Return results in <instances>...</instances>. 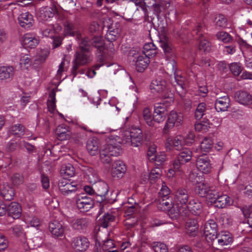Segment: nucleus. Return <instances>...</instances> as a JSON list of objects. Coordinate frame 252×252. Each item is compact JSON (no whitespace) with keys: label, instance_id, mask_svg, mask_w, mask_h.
<instances>
[{"label":"nucleus","instance_id":"nucleus-1","mask_svg":"<svg viewBox=\"0 0 252 252\" xmlns=\"http://www.w3.org/2000/svg\"><path fill=\"white\" fill-rule=\"evenodd\" d=\"M150 88L152 92L160 93L167 92V94L163 95L165 98H168V100H163L162 102H158L154 104V110L158 109L167 110L168 107L173 103L174 95L171 92H168L167 89L166 81L160 78H158L153 80L150 86Z\"/></svg>","mask_w":252,"mask_h":252},{"label":"nucleus","instance_id":"nucleus-2","mask_svg":"<svg viewBox=\"0 0 252 252\" xmlns=\"http://www.w3.org/2000/svg\"><path fill=\"white\" fill-rule=\"evenodd\" d=\"M104 41L100 36H95L91 40L88 37L81 39L79 43V47L81 50L89 51L92 46H94L99 52L101 61H104V58L103 52L104 50Z\"/></svg>","mask_w":252,"mask_h":252},{"label":"nucleus","instance_id":"nucleus-3","mask_svg":"<svg viewBox=\"0 0 252 252\" xmlns=\"http://www.w3.org/2000/svg\"><path fill=\"white\" fill-rule=\"evenodd\" d=\"M123 142L133 147H139L142 145L143 135L141 129L132 126L130 131L123 132Z\"/></svg>","mask_w":252,"mask_h":252},{"label":"nucleus","instance_id":"nucleus-4","mask_svg":"<svg viewBox=\"0 0 252 252\" xmlns=\"http://www.w3.org/2000/svg\"><path fill=\"white\" fill-rule=\"evenodd\" d=\"M92 61V57L88 51L81 50L77 52L75 56V60L71 70V74L73 78L78 74L77 70L80 65H83L89 63Z\"/></svg>","mask_w":252,"mask_h":252},{"label":"nucleus","instance_id":"nucleus-5","mask_svg":"<svg viewBox=\"0 0 252 252\" xmlns=\"http://www.w3.org/2000/svg\"><path fill=\"white\" fill-rule=\"evenodd\" d=\"M204 236L208 243L210 244L216 239L218 235V225L213 220H209L205 222L204 226Z\"/></svg>","mask_w":252,"mask_h":252},{"label":"nucleus","instance_id":"nucleus-6","mask_svg":"<svg viewBox=\"0 0 252 252\" xmlns=\"http://www.w3.org/2000/svg\"><path fill=\"white\" fill-rule=\"evenodd\" d=\"M233 240L232 235L229 232L227 231L221 232L218 234L216 239L209 244V246H211L217 249H220L224 246L232 244Z\"/></svg>","mask_w":252,"mask_h":252},{"label":"nucleus","instance_id":"nucleus-7","mask_svg":"<svg viewBox=\"0 0 252 252\" xmlns=\"http://www.w3.org/2000/svg\"><path fill=\"white\" fill-rule=\"evenodd\" d=\"M122 153V150L116 148L113 151L110 149L109 146H103L100 150V159L103 163L109 164L113 160V157L120 155Z\"/></svg>","mask_w":252,"mask_h":252},{"label":"nucleus","instance_id":"nucleus-8","mask_svg":"<svg viewBox=\"0 0 252 252\" xmlns=\"http://www.w3.org/2000/svg\"><path fill=\"white\" fill-rule=\"evenodd\" d=\"M77 208L81 212H87L94 206V201L84 194L77 195L74 198Z\"/></svg>","mask_w":252,"mask_h":252},{"label":"nucleus","instance_id":"nucleus-9","mask_svg":"<svg viewBox=\"0 0 252 252\" xmlns=\"http://www.w3.org/2000/svg\"><path fill=\"white\" fill-rule=\"evenodd\" d=\"M197 35V38L200 40L199 44V49L204 52H208L210 50V44L209 42L204 37L205 33L204 26L202 24H198L196 27V29L193 30Z\"/></svg>","mask_w":252,"mask_h":252},{"label":"nucleus","instance_id":"nucleus-10","mask_svg":"<svg viewBox=\"0 0 252 252\" xmlns=\"http://www.w3.org/2000/svg\"><path fill=\"white\" fill-rule=\"evenodd\" d=\"M57 12L56 6L52 4L50 6H45L40 8L37 12V16L39 20L47 21L50 20Z\"/></svg>","mask_w":252,"mask_h":252},{"label":"nucleus","instance_id":"nucleus-11","mask_svg":"<svg viewBox=\"0 0 252 252\" xmlns=\"http://www.w3.org/2000/svg\"><path fill=\"white\" fill-rule=\"evenodd\" d=\"M91 221L87 218H80L72 220L70 222L72 228L79 233H83L86 231Z\"/></svg>","mask_w":252,"mask_h":252},{"label":"nucleus","instance_id":"nucleus-12","mask_svg":"<svg viewBox=\"0 0 252 252\" xmlns=\"http://www.w3.org/2000/svg\"><path fill=\"white\" fill-rule=\"evenodd\" d=\"M198 169L203 173H209L212 168L210 158L206 155L199 156L196 161Z\"/></svg>","mask_w":252,"mask_h":252},{"label":"nucleus","instance_id":"nucleus-13","mask_svg":"<svg viewBox=\"0 0 252 252\" xmlns=\"http://www.w3.org/2000/svg\"><path fill=\"white\" fill-rule=\"evenodd\" d=\"M146 112L147 113L144 114L143 117L146 123L149 126L154 125L153 121L159 123L164 119V111H153L152 116L151 111Z\"/></svg>","mask_w":252,"mask_h":252},{"label":"nucleus","instance_id":"nucleus-14","mask_svg":"<svg viewBox=\"0 0 252 252\" xmlns=\"http://www.w3.org/2000/svg\"><path fill=\"white\" fill-rule=\"evenodd\" d=\"M18 21L20 26L27 30L30 29L34 23L33 16L29 12L20 14L18 17Z\"/></svg>","mask_w":252,"mask_h":252},{"label":"nucleus","instance_id":"nucleus-15","mask_svg":"<svg viewBox=\"0 0 252 252\" xmlns=\"http://www.w3.org/2000/svg\"><path fill=\"white\" fill-rule=\"evenodd\" d=\"M234 98L239 103L244 106L252 104V95L247 91H237L234 94Z\"/></svg>","mask_w":252,"mask_h":252},{"label":"nucleus","instance_id":"nucleus-16","mask_svg":"<svg viewBox=\"0 0 252 252\" xmlns=\"http://www.w3.org/2000/svg\"><path fill=\"white\" fill-rule=\"evenodd\" d=\"M39 38L34 34L27 33L22 38V44L26 48H34L39 43Z\"/></svg>","mask_w":252,"mask_h":252},{"label":"nucleus","instance_id":"nucleus-17","mask_svg":"<svg viewBox=\"0 0 252 252\" xmlns=\"http://www.w3.org/2000/svg\"><path fill=\"white\" fill-rule=\"evenodd\" d=\"M189 198L188 191L185 189L180 188L175 192V199L176 203L185 208L187 207Z\"/></svg>","mask_w":252,"mask_h":252},{"label":"nucleus","instance_id":"nucleus-18","mask_svg":"<svg viewBox=\"0 0 252 252\" xmlns=\"http://www.w3.org/2000/svg\"><path fill=\"white\" fill-rule=\"evenodd\" d=\"M168 215L172 220L177 219L180 216H187L186 208L177 203L173 204L167 210Z\"/></svg>","mask_w":252,"mask_h":252},{"label":"nucleus","instance_id":"nucleus-19","mask_svg":"<svg viewBox=\"0 0 252 252\" xmlns=\"http://www.w3.org/2000/svg\"><path fill=\"white\" fill-rule=\"evenodd\" d=\"M168 69H171L172 72L174 73V78L177 84L179 86L180 89L184 90V86L186 81V79L181 74H179L176 72V63L174 60L168 62L166 65Z\"/></svg>","mask_w":252,"mask_h":252},{"label":"nucleus","instance_id":"nucleus-20","mask_svg":"<svg viewBox=\"0 0 252 252\" xmlns=\"http://www.w3.org/2000/svg\"><path fill=\"white\" fill-rule=\"evenodd\" d=\"M57 138L61 141L69 139L71 136V132L69 126L64 124L59 125L56 129Z\"/></svg>","mask_w":252,"mask_h":252},{"label":"nucleus","instance_id":"nucleus-21","mask_svg":"<svg viewBox=\"0 0 252 252\" xmlns=\"http://www.w3.org/2000/svg\"><path fill=\"white\" fill-rule=\"evenodd\" d=\"M59 188L61 193L65 195L74 192L77 189L76 185H72V183L65 179L59 182Z\"/></svg>","mask_w":252,"mask_h":252},{"label":"nucleus","instance_id":"nucleus-22","mask_svg":"<svg viewBox=\"0 0 252 252\" xmlns=\"http://www.w3.org/2000/svg\"><path fill=\"white\" fill-rule=\"evenodd\" d=\"M88 239L84 236H79L74 238L72 242V247L76 251L80 252L85 251L89 246Z\"/></svg>","mask_w":252,"mask_h":252},{"label":"nucleus","instance_id":"nucleus-23","mask_svg":"<svg viewBox=\"0 0 252 252\" xmlns=\"http://www.w3.org/2000/svg\"><path fill=\"white\" fill-rule=\"evenodd\" d=\"M126 171V167L122 161H116L112 165L111 174L114 178H121Z\"/></svg>","mask_w":252,"mask_h":252},{"label":"nucleus","instance_id":"nucleus-24","mask_svg":"<svg viewBox=\"0 0 252 252\" xmlns=\"http://www.w3.org/2000/svg\"><path fill=\"white\" fill-rule=\"evenodd\" d=\"M49 230L55 237L63 236L64 231L63 224L58 220H53L49 223Z\"/></svg>","mask_w":252,"mask_h":252},{"label":"nucleus","instance_id":"nucleus-25","mask_svg":"<svg viewBox=\"0 0 252 252\" xmlns=\"http://www.w3.org/2000/svg\"><path fill=\"white\" fill-rule=\"evenodd\" d=\"M184 138L181 135H178L174 138L168 137L166 139L165 143V148L167 150H170L172 147H174L175 150H179L182 146Z\"/></svg>","mask_w":252,"mask_h":252},{"label":"nucleus","instance_id":"nucleus-26","mask_svg":"<svg viewBox=\"0 0 252 252\" xmlns=\"http://www.w3.org/2000/svg\"><path fill=\"white\" fill-rule=\"evenodd\" d=\"M202 208V204L200 201L197 199H192L187 204V207L186 208L187 215L189 212L195 215H198L201 212Z\"/></svg>","mask_w":252,"mask_h":252},{"label":"nucleus","instance_id":"nucleus-27","mask_svg":"<svg viewBox=\"0 0 252 252\" xmlns=\"http://www.w3.org/2000/svg\"><path fill=\"white\" fill-rule=\"evenodd\" d=\"M14 74V69L12 66H0V79L6 81L11 80Z\"/></svg>","mask_w":252,"mask_h":252},{"label":"nucleus","instance_id":"nucleus-28","mask_svg":"<svg viewBox=\"0 0 252 252\" xmlns=\"http://www.w3.org/2000/svg\"><path fill=\"white\" fill-rule=\"evenodd\" d=\"M7 212L9 217H11L14 219H17L21 215V208L18 203L13 202L8 206Z\"/></svg>","mask_w":252,"mask_h":252},{"label":"nucleus","instance_id":"nucleus-29","mask_svg":"<svg viewBox=\"0 0 252 252\" xmlns=\"http://www.w3.org/2000/svg\"><path fill=\"white\" fill-rule=\"evenodd\" d=\"M0 194L5 200H11L14 196V189L8 185L0 186Z\"/></svg>","mask_w":252,"mask_h":252},{"label":"nucleus","instance_id":"nucleus-30","mask_svg":"<svg viewBox=\"0 0 252 252\" xmlns=\"http://www.w3.org/2000/svg\"><path fill=\"white\" fill-rule=\"evenodd\" d=\"M149 57L144 54H141L137 57L135 61L136 69L138 72H142L147 67L150 63Z\"/></svg>","mask_w":252,"mask_h":252},{"label":"nucleus","instance_id":"nucleus-31","mask_svg":"<svg viewBox=\"0 0 252 252\" xmlns=\"http://www.w3.org/2000/svg\"><path fill=\"white\" fill-rule=\"evenodd\" d=\"M95 184V194L100 196L102 200H104L105 196L109 191L108 184L104 182H96Z\"/></svg>","mask_w":252,"mask_h":252},{"label":"nucleus","instance_id":"nucleus-32","mask_svg":"<svg viewBox=\"0 0 252 252\" xmlns=\"http://www.w3.org/2000/svg\"><path fill=\"white\" fill-rule=\"evenodd\" d=\"M98 148L99 141L96 138H91L88 140L87 149L91 156H94L98 153Z\"/></svg>","mask_w":252,"mask_h":252},{"label":"nucleus","instance_id":"nucleus-33","mask_svg":"<svg viewBox=\"0 0 252 252\" xmlns=\"http://www.w3.org/2000/svg\"><path fill=\"white\" fill-rule=\"evenodd\" d=\"M233 201L231 197L226 194H222L220 193L217 200L216 201L215 206L220 208H225L227 205H230Z\"/></svg>","mask_w":252,"mask_h":252},{"label":"nucleus","instance_id":"nucleus-34","mask_svg":"<svg viewBox=\"0 0 252 252\" xmlns=\"http://www.w3.org/2000/svg\"><path fill=\"white\" fill-rule=\"evenodd\" d=\"M107 144L104 146H109L110 149L112 150H115L116 148L119 150L121 149L120 145L123 142V138L121 139L120 137L114 135H111L107 139Z\"/></svg>","mask_w":252,"mask_h":252},{"label":"nucleus","instance_id":"nucleus-35","mask_svg":"<svg viewBox=\"0 0 252 252\" xmlns=\"http://www.w3.org/2000/svg\"><path fill=\"white\" fill-rule=\"evenodd\" d=\"M230 99L227 95L221 96L216 100L215 108L220 109V110H227L230 106Z\"/></svg>","mask_w":252,"mask_h":252},{"label":"nucleus","instance_id":"nucleus-36","mask_svg":"<svg viewBox=\"0 0 252 252\" xmlns=\"http://www.w3.org/2000/svg\"><path fill=\"white\" fill-rule=\"evenodd\" d=\"M60 173L64 178L71 177L75 175V169L70 163L63 164L61 167Z\"/></svg>","mask_w":252,"mask_h":252},{"label":"nucleus","instance_id":"nucleus-37","mask_svg":"<svg viewBox=\"0 0 252 252\" xmlns=\"http://www.w3.org/2000/svg\"><path fill=\"white\" fill-rule=\"evenodd\" d=\"M157 53V48L153 43H148L145 44L143 46L142 54L151 58L154 57Z\"/></svg>","mask_w":252,"mask_h":252},{"label":"nucleus","instance_id":"nucleus-38","mask_svg":"<svg viewBox=\"0 0 252 252\" xmlns=\"http://www.w3.org/2000/svg\"><path fill=\"white\" fill-rule=\"evenodd\" d=\"M185 163L179 160L177 158L173 161V168L169 170V172L172 174L173 172H178L180 175L184 173L185 169Z\"/></svg>","mask_w":252,"mask_h":252},{"label":"nucleus","instance_id":"nucleus-39","mask_svg":"<svg viewBox=\"0 0 252 252\" xmlns=\"http://www.w3.org/2000/svg\"><path fill=\"white\" fill-rule=\"evenodd\" d=\"M214 142L211 137H205L200 143V148L202 151L209 152L213 147Z\"/></svg>","mask_w":252,"mask_h":252},{"label":"nucleus","instance_id":"nucleus-40","mask_svg":"<svg viewBox=\"0 0 252 252\" xmlns=\"http://www.w3.org/2000/svg\"><path fill=\"white\" fill-rule=\"evenodd\" d=\"M85 172L90 183L95 184L98 181V176L97 173L93 168L87 167L85 170Z\"/></svg>","mask_w":252,"mask_h":252},{"label":"nucleus","instance_id":"nucleus-41","mask_svg":"<svg viewBox=\"0 0 252 252\" xmlns=\"http://www.w3.org/2000/svg\"><path fill=\"white\" fill-rule=\"evenodd\" d=\"M211 189L208 185L204 183H200L197 186L195 191L201 197H206Z\"/></svg>","mask_w":252,"mask_h":252},{"label":"nucleus","instance_id":"nucleus-42","mask_svg":"<svg viewBox=\"0 0 252 252\" xmlns=\"http://www.w3.org/2000/svg\"><path fill=\"white\" fill-rule=\"evenodd\" d=\"M192 157V152L189 149H183L178 154L177 158L183 162L186 163L189 161Z\"/></svg>","mask_w":252,"mask_h":252},{"label":"nucleus","instance_id":"nucleus-43","mask_svg":"<svg viewBox=\"0 0 252 252\" xmlns=\"http://www.w3.org/2000/svg\"><path fill=\"white\" fill-rule=\"evenodd\" d=\"M120 33L119 29H113L112 27L109 26L108 28V32L105 35L106 39L110 41L113 42L116 40Z\"/></svg>","mask_w":252,"mask_h":252},{"label":"nucleus","instance_id":"nucleus-44","mask_svg":"<svg viewBox=\"0 0 252 252\" xmlns=\"http://www.w3.org/2000/svg\"><path fill=\"white\" fill-rule=\"evenodd\" d=\"M199 225L195 219H189L186 222V227L190 235H193L197 230Z\"/></svg>","mask_w":252,"mask_h":252},{"label":"nucleus","instance_id":"nucleus-45","mask_svg":"<svg viewBox=\"0 0 252 252\" xmlns=\"http://www.w3.org/2000/svg\"><path fill=\"white\" fill-rule=\"evenodd\" d=\"M217 39L224 43H228L232 42V37L227 32L224 31H220L216 34Z\"/></svg>","mask_w":252,"mask_h":252},{"label":"nucleus","instance_id":"nucleus-46","mask_svg":"<svg viewBox=\"0 0 252 252\" xmlns=\"http://www.w3.org/2000/svg\"><path fill=\"white\" fill-rule=\"evenodd\" d=\"M183 115L181 111H170L168 116V120L169 122L173 123L174 125L175 123H180L183 119Z\"/></svg>","mask_w":252,"mask_h":252},{"label":"nucleus","instance_id":"nucleus-47","mask_svg":"<svg viewBox=\"0 0 252 252\" xmlns=\"http://www.w3.org/2000/svg\"><path fill=\"white\" fill-rule=\"evenodd\" d=\"M214 22L216 26L222 28H226L227 25V19L222 14L216 15Z\"/></svg>","mask_w":252,"mask_h":252},{"label":"nucleus","instance_id":"nucleus-48","mask_svg":"<svg viewBox=\"0 0 252 252\" xmlns=\"http://www.w3.org/2000/svg\"><path fill=\"white\" fill-rule=\"evenodd\" d=\"M9 132L11 134L21 137L24 134V127L21 124H16L10 127Z\"/></svg>","mask_w":252,"mask_h":252},{"label":"nucleus","instance_id":"nucleus-49","mask_svg":"<svg viewBox=\"0 0 252 252\" xmlns=\"http://www.w3.org/2000/svg\"><path fill=\"white\" fill-rule=\"evenodd\" d=\"M151 247L155 252H168L167 246L162 243L155 242L151 244Z\"/></svg>","mask_w":252,"mask_h":252},{"label":"nucleus","instance_id":"nucleus-50","mask_svg":"<svg viewBox=\"0 0 252 252\" xmlns=\"http://www.w3.org/2000/svg\"><path fill=\"white\" fill-rule=\"evenodd\" d=\"M56 93L54 90L50 92L48 99L47 102L48 110H54L56 108Z\"/></svg>","mask_w":252,"mask_h":252},{"label":"nucleus","instance_id":"nucleus-51","mask_svg":"<svg viewBox=\"0 0 252 252\" xmlns=\"http://www.w3.org/2000/svg\"><path fill=\"white\" fill-rule=\"evenodd\" d=\"M13 234L16 237H21L24 240L26 239V234L22 226L20 225H15L10 229Z\"/></svg>","mask_w":252,"mask_h":252},{"label":"nucleus","instance_id":"nucleus-52","mask_svg":"<svg viewBox=\"0 0 252 252\" xmlns=\"http://www.w3.org/2000/svg\"><path fill=\"white\" fill-rule=\"evenodd\" d=\"M220 194V192H219L217 190L215 189L213 187H211L206 198L211 203L214 204Z\"/></svg>","mask_w":252,"mask_h":252},{"label":"nucleus","instance_id":"nucleus-53","mask_svg":"<svg viewBox=\"0 0 252 252\" xmlns=\"http://www.w3.org/2000/svg\"><path fill=\"white\" fill-rule=\"evenodd\" d=\"M50 52L48 49H42L38 53L35 57V61L40 63H43L46 60L49 55Z\"/></svg>","mask_w":252,"mask_h":252},{"label":"nucleus","instance_id":"nucleus-54","mask_svg":"<svg viewBox=\"0 0 252 252\" xmlns=\"http://www.w3.org/2000/svg\"><path fill=\"white\" fill-rule=\"evenodd\" d=\"M115 217L109 213L105 214L101 220V223L102 227L106 228L108 226L111 222L114 221Z\"/></svg>","mask_w":252,"mask_h":252},{"label":"nucleus","instance_id":"nucleus-55","mask_svg":"<svg viewBox=\"0 0 252 252\" xmlns=\"http://www.w3.org/2000/svg\"><path fill=\"white\" fill-rule=\"evenodd\" d=\"M64 26V33L65 35L74 36L75 35V29L72 23L66 21L65 22Z\"/></svg>","mask_w":252,"mask_h":252},{"label":"nucleus","instance_id":"nucleus-56","mask_svg":"<svg viewBox=\"0 0 252 252\" xmlns=\"http://www.w3.org/2000/svg\"><path fill=\"white\" fill-rule=\"evenodd\" d=\"M229 69L234 75L238 76L242 71L243 67L239 63H233L230 64Z\"/></svg>","mask_w":252,"mask_h":252},{"label":"nucleus","instance_id":"nucleus-57","mask_svg":"<svg viewBox=\"0 0 252 252\" xmlns=\"http://www.w3.org/2000/svg\"><path fill=\"white\" fill-rule=\"evenodd\" d=\"M20 145V141L18 142L14 140H11L8 142L6 146V149L8 152H13L15 151L18 147H21Z\"/></svg>","mask_w":252,"mask_h":252},{"label":"nucleus","instance_id":"nucleus-58","mask_svg":"<svg viewBox=\"0 0 252 252\" xmlns=\"http://www.w3.org/2000/svg\"><path fill=\"white\" fill-rule=\"evenodd\" d=\"M161 171L158 168L154 169L151 170L149 175V180L151 183H154L160 177Z\"/></svg>","mask_w":252,"mask_h":252},{"label":"nucleus","instance_id":"nucleus-59","mask_svg":"<svg viewBox=\"0 0 252 252\" xmlns=\"http://www.w3.org/2000/svg\"><path fill=\"white\" fill-rule=\"evenodd\" d=\"M24 178L23 175L15 173L11 177V182L12 184L16 186H18L24 183Z\"/></svg>","mask_w":252,"mask_h":252},{"label":"nucleus","instance_id":"nucleus-60","mask_svg":"<svg viewBox=\"0 0 252 252\" xmlns=\"http://www.w3.org/2000/svg\"><path fill=\"white\" fill-rule=\"evenodd\" d=\"M115 247L113 240L112 239H107L104 241V243L101 248L99 249L102 252H106V251H109L113 249Z\"/></svg>","mask_w":252,"mask_h":252},{"label":"nucleus","instance_id":"nucleus-61","mask_svg":"<svg viewBox=\"0 0 252 252\" xmlns=\"http://www.w3.org/2000/svg\"><path fill=\"white\" fill-rule=\"evenodd\" d=\"M242 212L245 217L247 218L248 223L252 228V210L247 207H244Z\"/></svg>","mask_w":252,"mask_h":252},{"label":"nucleus","instance_id":"nucleus-62","mask_svg":"<svg viewBox=\"0 0 252 252\" xmlns=\"http://www.w3.org/2000/svg\"><path fill=\"white\" fill-rule=\"evenodd\" d=\"M204 111H195L194 117L196 120H199L203 123H208L209 120L206 113H204Z\"/></svg>","mask_w":252,"mask_h":252},{"label":"nucleus","instance_id":"nucleus-63","mask_svg":"<svg viewBox=\"0 0 252 252\" xmlns=\"http://www.w3.org/2000/svg\"><path fill=\"white\" fill-rule=\"evenodd\" d=\"M159 204L165 206L164 210H167L170 208L173 204L172 201V199L169 197L159 198Z\"/></svg>","mask_w":252,"mask_h":252},{"label":"nucleus","instance_id":"nucleus-64","mask_svg":"<svg viewBox=\"0 0 252 252\" xmlns=\"http://www.w3.org/2000/svg\"><path fill=\"white\" fill-rule=\"evenodd\" d=\"M160 46L165 54H169L172 52V45L171 43L167 40L162 41L160 42Z\"/></svg>","mask_w":252,"mask_h":252}]
</instances>
